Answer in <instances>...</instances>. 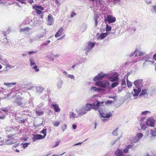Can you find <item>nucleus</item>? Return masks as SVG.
I'll return each instance as SVG.
<instances>
[{
    "instance_id": "nucleus-45",
    "label": "nucleus",
    "mask_w": 156,
    "mask_h": 156,
    "mask_svg": "<svg viewBox=\"0 0 156 156\" xmlns=\"http://www.w3.org/2000/svg\"><path fill=\"white\" fill-rule=\"evenodd\" d=\"M112 2L114 4H116L117 2H120V0H112Z\"/></svg>"
},
{
    "instance_id": "nucleus-24",
    "label": "nucleus",
    "mask_w": 156,
    "mask_h": 156,
    "mask_svg": "<svg viewBox=\"0 0 156 156\" xmlns=\"http://www.w3.org/2000/svg\"><path fill=\"white\" fill-rule=\"evenodd\" d=\"M17 83L15 82H14L13 83H4V85L5 86H9L10 87V85L12 84L13 85H16Z\"/></svg>"
},
{
    "instance_id": "nucleus-40",
    "label": "nucleus",
    "mask_w": 156,
    "mask_h": 156,
    "mask_svg": "<svg viewBox=\"0 0 156 156\" xmlns=\"http://www.w3.org/2000/svg\"><path fill=\"white\" fill-rule=\"evenodd\" d=\"M33 69H34L36 72H38L39 70L37 68V66L35 65L33 67Z\"/></svg>"
},
{
    "instance_id": "nucleus-63",
    "label": "nucleus",
    "mask_w": 156,
    "mask_h": 156,
    "mask_svg": "<svg viewBox=\"0 0 156 156\" xmlns=\"http://www.w3.org/2000/svg\"><path fill=\"white\" fill-rule=\"evenodd\" d=\"M112 101H108L106 103H105V104H107V103H109V104H111L112 103Z\"/></svg>"
},
{
    "instance_id": "nucleus-22",
    "label": "nucleus",
    "mask_w": 156,
    "mask_h": 156,
    "mask_svg": "<svg viewBox=\"0 0 156 156\" xmlns=\"http://www.w3.org/2000/svg\"><path fill=\"white\" fill-rule=\"evenodd\" d=\"M46 130H47L46 129H44L40 132V133H43L44 134V136H43V137L44 138L45 137V136L46 135V133H47Z\"/></svg>"
},
{
    "instance_id": "nucleus-20",
    "label": "nucleus",
    "mask_w": 156,
    "mask_h": 156,
    "mask_svg": "<svg viewBox=\"0 0 156 156\" xmlns=\"http://www.w3.org/2000/svg\"><path fill=\"white\" fill-rule=\"evenodd\" d=\"M37 92L38 93H41L44 90V88L42 87H39L36 88Z\"/></svg>"
},
{
    "instance_id": "nucleus-62",
    "label": "nucleus",
    "mask_w": 156,
    "mask_h": 156,
    "mask_svg": "<svg viewBox=\"0 0 156 156\" xmlns=\"http://www.w3.org/2000/svg\"><path fill=\"white\" fill-rule=\"evenodd\" d=\"M65 37V36L64 35V36H62V37H60L59 38H58V40H62V39L64 37Z\"/></svg>"
},
{
    "instance_id": "nucleus-16",
    "label": "nucleus",
    "mask_w": 156,
    "mask_h": 156,
    "mask_svg": "<svg viewBox=\"0 0 156 156\" xmlns=\"http://www.w3.org/2000/svg\"><path fill=\"white\" fill-rule=\"evenodd\" d=\"M108 35V33H105L101 34L99 35V37L102 40L105 38Z\"/></svg>"
},
{
    "instance_id": "nucleus-17",
    "label": "nucleus",
    "mask_w": 156,
    "mask_h": 156,
    "mask_svg": "<svg viewBox=\"0 0 156 156\" xmlns=\"http://www.w3.org/2000/svg\"><path fill=\"white\" fill-rule=\"evenodd\" d=\"M119 83L117 82H116L113 83H112V84L111 86H110V89L113 88L119 85Z\"/></svg>"
},
{
    "instance_id": "nucleus-59",
    "label": "nucleus",
    "mask_w": 156,
    "mask_h": 156,
    "mask_svg": "<svg viewBox=\"0 0 156 156\" xmlns=\"http://www.w3.org/2000/svg\"><path fill=\"white\" fill-rule=\"evenodd\" d=\"M75 114H73V113H72V115H70V118H71L72 117L74 118V115H75Z\"/></svg>"
},
{
    "instance_id": "nucleus-18",
    "label": "nucleus",
    "mask_w": 156,
    "mask_h": 156,
    "mask_svg": "<svg viewBox=\"0 0 156 156\" xmlns=\"http://www.w3.org/2000/svg\"><path fill=\"white\" fill-rule=\"evenodd\" d=\"M30 29V28L29 27H26L23 28H21L20 30V32H24L25 31H28Z\"/></svg>"
},
{
    "instance_id": "nucleus-13",
    "label": "nucleus",
    "mask_w": 156,
    "mask_h": 156,
    "mask_svg": "<svg viewBox=\"0 0 156 156\" xmlns=\"http://www.w3.org/2000/svg\"><path fill=\"white\" fill-rule=\"evenodd\" d=\"M137 137L136 136L131 138L130 140V142L131 143H133L136 142H140V140H139Z\"/></svg>"
},
{
    "instance_id": "nucleus-54",
    "label": "nucleus",
    "mask_w": 156,
    "mask_h": 156,
    "mask_svg": "<svg viewBox=\"0 0 156 156\" xmlns=\"http://www.w3.org/2000/svg\"><path fill=\"white\" fill-rule=\"evenodd\" d=\"M145 53L144 52H140L139 53V55L140 56H142L144 55Z\"/></svg>"
},
{
    "instance_id": "nucleus-9",
    "label": "nucleus",
    "mask_w": 156,
    "mask_h": 156,
    "mask_svg": "<svg viewBox=\"0 0 156 156\" xmlns=\"http://www.w3.org/2000/svg\"><path fill=\"white\" fill-rule=\"evenodd\" d=\"M44 139L43 136L40 134H35L34 135L32 138L33 141H35L37 140H41Z\"/></svg>"
},
{
    "instance_id": "nucleus-49",
    "label": "nucleus",
    "mask_w": 156,
    "mask_h": 156,
    "mask_svg": "<svg viewBox=\"0 0 156 156\" xmlns=\"http://www.w3.org/2000/svg\"><path fill=\"white\" fill-rule=\"evenodd\" d=\"M115 30H116V29H113L112 30V31L111 32H110V33L112 35L114 34L115 33Z\"/></svg>"
},
{
    "instance_id": "nucleus-4",
    "label": "nucleus",
    "mask_w": 156,
    "mask_h": 156,
    "mask_svg": "<svg viewBox=\"0 0 156 156\" xmlns=\"http://www.w3.org/2000/svg\"><path fill=\"white\" fill-rule=\"evenodd\" d=\"M110 83L106 80H98V87L102 88H110Z\"/></svg>"
},
{
    "instance_id": "nucleus-30",
    "label": "nucleus",
    "mask_w": 156,
    "mask_h": 156,
    "mask_svg": "<svg viewBox=\"0 0 156 156\" xmlns=\"http://www.w3.org/2000/svg\"><path fill=\"white\" fill-rule=\"evenodd\" d=\"M151 113V112L148 111H146L144 112H142L141 114L142 115H146L147 114H150Z\"/></svg>"
},
{
    "instance_id": "nucleus-34",
    "label": "nucleus",
    "mask_w": 156,
    "mask_h": 156,
    "mask_svg": "<svg viewBox=\"0 0 156 156\" xmlns=\"http://www.w3.org/2000/svg\"><path fill=\"white\" fill-rule=\"evenodd\" d=\"M30 65L31 66H32L33 65H34L35 64V63L34 61V60L32 59H30Z\"/></svg>"
},
{
    "instance_id": "nucleus-25",
    "label": "nucleus",
    "mask_w": 156,
    "mask_h": 156,
    "mask_svg": "<svg viewBox=\"0 0 156 156\" xmlns=\"http://www.w3.org/2000/svg\"><path fill=\"white\" fill-rule=\"evenodd\" d=\"M34 9H39L41 10H43L44 9V8L41 6H38V5H35L34 6Z\"/></svg>"
},
{
    "instance_id": "nucleus-51",
    "label": "nucleus",
    "mask_w": 156,
    "mask_h": 156,
    "mask_svg": "<svg viewBox=\"0 0 156 156\" xmlns=\"http://www.w3.org/2000/svg\"><path fill=\"white\" fill-rule=\"evenodd\" d=\"M93 81H96L98 80V76H96L93 80Z\"/></svg>"
},
{
    "instance_id": "nucleus-50",
    "label": "nucleus",
    "mask_w": 156,
    "mask_h": 156,
    "mask_svg": "<svg viewBox=\"0 0 156 156\" xmlns=\"http://www.w3.org/2000/svg\"><path fill=\"white\" fill-rule=\"evenodd\" d=\"M129 149L126 147L123 150V151L125 153H127L128 152Z\"/></svg>"
},
{
    "instance_id": "nucleus-12",
    "label": "nucleus",
    "mask_w": 156,
    "mask_h": 156,
    "mask_svg": "<svg viewBox=\"0 0 156 156\" xmlns=\"http://www.w3.org/2000/svg\"><path fill=\"white\" fill-rule=\"evenodd\" d=\"M51 105L53 107L55 112H59L60 111V109L58 104H52Z\"/></svg>"
},
{
    "instance_id": "nucleus-58",
    "label": "nucleus",
    "mask_w": 156,
    "mask_h": 156,
    "mask_svg": "<svg viewBox=\"0 0 156 156\" xmlns=\"http://www.w3.org/2000/svg\"><path fill=\"white\" fill-rule=\"evenodd\" d=\"M153 59L156 61V53L153 56Z\"/></svg>"
},
{
    "instance_id": "nucleus-55",
    "label": "nucleus",
    "mask_w": 156,
    "mask_h": 156,
    "mask_svg": "<svg viewBox=\"0 0 156 156\" xmlns=\"http://www.w3.org/2000/svg\"><path fill=\"white\" fill-rule=\"evenodd\" d=\"M94 19H95V26H96L98 23V21L97 20V18L96 16V17Z\"/></svg>"
},
{
    "instance_id": "nucleus-42",
    "label": "nucleus",
    "mask_w": 156,
    "mask_h": 156,
    "mask_svg": "<svg viewBox=\"0 0 156 156\" xmlns=\"http://www.w3.org/2000/svg\"><path fill=\"white\" fill-rule=\"evenodd\" d=\"M151 55H149V54L147 55H146L144 57V59H146V58L149 59L151 58Z\"/></svg>"
},
{
    "instance_id": "nucleus-14",
    "label": "nucleus",
    "mask_w": 156,
    "mask_h": 156,
    "mask_svg": "<svg viewBox=\"0 0 156 156\" xmlns=\"http://www.w3.org/2000/svg\"><path fill=\"white\" fill-rule=\"evenodd\" d=\"M149 134L151 135V136L154 137L156 136V128L153 129H151L150 130Z\"/></svg>"
},
{
    "instance_id": "nucleus-60",
    "label": "nucleus",
    "mask_w": 156,
    "mask_h": 156,
    "mask_svg": "<svg viewBox=\"0 0 156 156\" xmlns=\"http://www.w3.org/2000/svg\"><path fill=\"white\" fill-rule=\"evenodd\" d=\"M72 127L73 129H75L76 128V125L73 124V125Z\"/></svg>"
},
{
    "instance_id": "nucleus-2",
    "label": "nucleus",
    "mask_w": 156,
    "mask_h": 156,
    "mask_svg": "<svg viewBox=\"0 0 156 156\" xmlns=\"http://www.w3.org/2000/svg\"><path fill=\"white\" fill-rule=\"evenodd\" d=\"M143 80L142 79H138L135 80L133 84L136 86L137 89H133L134 93H132L133 96H137L141 90V88L143 86Z\"/></svg>"
},
{
    "instance_id": "nucleus-33",
    "label": "nucleus",
    "mask_w": 156,
    "mask_h": 156,
    "mask_svg": "<svg viewBox=\"0 0 156 156\" xmlns=\"http://www.w3.org/2000/svg\"><path fill=\"white\" fill-rule=\"evenodd\" d=\"M95 45V43L93 42L91 43V42H89L88 44V46H89L91 48L94 47Z\"/></svg>"
},
{
    "instance_id": "nucleus-5",
    "label": "nucleus",
    "mask_w": 156,
    "mask_h": 156,
    "mask_svg": "<svg viewBox=\"0 0 156 156\" xmlns=\"http://www.w3.org/2000/svg\"><path fill=\"white\" fill-rule=\"evenodd\" d=\"M93 108L95 110H97L98 109V101H96L93 104H87L86 105V107L85 108L86 111H89L91 109Z\"/></svg>"
},
{
    "instance_id": "nucleus-52",
    "label": "nucleus",
    "mask_w": 156,
    "mask_h": 156,
    "mask_svg": "<svg viewBox=\"0 0 156 156\" xmlns=\"http://www.w3.org/2000/svg\"><path fill=\"white\" fill-rule=\"evenodd\" d=\"M5 115H3L2 116H0V119H4L5 118Z\"/></svg>"
},
{
    "instance_id": "nucleus-53",
    "label": "nucleus",
    "mask_w": 156,
    "mask_h": 156,
    "mask_svg": "<svg viewBox=\"0 0 156 156\" xmlns=\"http://www.w3.org/2000/svg\"><path fill=\"white\" fill-rule=\"evenodd\" d=\"M60 142V141H58L56 142H55V144L54 147H55L58 146V144H59Z\"/></svg>"
},
{
    "instance_id": "nucleus-57",
    "label": "nucleus",
    "mask_w": 156,
    "mask_h": 156,
    "mask_svg": "<svg viewBox=\"0 0 156 156\" xmlns=\"http://www.w3.org/2000/svg\"><path fill=\"white\" fill-rule=\"evenodd\" d=\"M132 147H133V145H128V146H127V147L126 148L129 149L131 148H132Z\"/></svg>"
},
{
    "instance_id": "nucleus-35",
    "label": "nucleus",
    "mask_w": 156,
    "mask_h": 156,
    "mask_svg": "<svg viewBox=\"0 0 156 156\" xmlns=\"http://www.w3.org/2000/svg\"><path fill=\"white\" fill-rule=\"evenodd\" d=\"M34 9L36 11V12L38 14L40 15L42 13V11L40 10L37 9Z\"/></svg>"
},
{
    "instance_id": "nucleus-31",
    "label": "nucleus",
    "mask_w": 156,
    "mask_h": 156,
    "mask_svg": "<svg viewBox=\"0 0 156 156\" xmlns=\"http://www.w3.org/2000/svg\"><path fill=\"white\" fill-rule=\"evenodd\" d=\"M67 125L65 124H64L61 126V128L63 131H64L67 128Z\"/></svg>"
},
{
    "instance_id": "nucleus-44",
    "label": "nucleus",
    "mask_w": 156,
    "mask_h": 156,
    "mask_svg": "<svg viewBox=\"0 0 156 156\" xmlns=\"http://www.w3.org/2000/svg\"><path fill=\"white\" fill-rule=\"evenodd\" d=\"M37 113L39 115H41L44 114V112H41V111H37Z\"/></svg>"
},
{
    "instance_id": "nucleus-32",
    "label": "nucleus",
    "mask_w": 156,
    "mask_h": 156,
    "mask_svg": "<svg viewBox=\"0 0 156 156\" xmlns=\"http://www.w3.org/2000/svg\"><path fill=\"white\" fill-rule=\"evenodd\" d=\"M127 87H131L132 85V83L131 82L129 81L128 79L127 80Z\"/></svg>"
},
{
    "instance_id": "nucleus-47",
    "label": "nucleus",
    "mask_w": 156,
    "mask_h": 156,
    "mask_svg": "<svg viewBox=\"0 0 156 156\" xmlns=\"http://www.w3.org/2000/svg\"><path fill=\"white\" fill-rule=\"evenodd\" d=\"M137 49H136L135 50V51H134V52H133V53H132L130 55V57H132V56H133V55H134V54L136 53V52H137Z\"/></svg>"
},
{
    "instance_id": "nucleus-41",
    "label": "nucleus",
    "mask_w": 156,
    "mask_h": 156,
    "mask_svg": "<svg viewBox=\"0 0 156 156\" xmlns=\"http://www.w3.org/2000/svg\"><path fill=\"white\" fill-rule=\"evenodd\" d=\"M91 90H93V91H98V88L95 87H92L91 89Z\"/></svg>"
},
{
    "instance_id": "nucleus-39",
    "label": "nucleus",
    "mask_w": 156,
    "mask_h": 156,
    "mask_svg": "<svg viewBox=\"0 0 156 156\" xmlns=\"http://www.w3.org/2000/svg\"><path fill=\"white\" fill-rule=\"evenodd\" d=\"M121 85L122 86H126V81L124 79H122V82H121Z\"/></svg>"
},
{
    "instance_id": "nucleus-37",
    "label": "nucleus",
    "mask_w": 156,
    "mask_h": 156,
    "mask_svg": "<svg viewBox=\"0 0 156 156\" xmlns=\"http://www.w3.org/2000/svg\"><path fill=\"white\" fill-rule=\"evenodd\" d=\"M60 124V123L56 121L53 122V125L55 126H58Z\"/></svg>"
},
{
    "instance_id": "nucleus-36",
    "label": "nucleus",
    "mask_w": 156,
    "mask_h": 156,
    "mask_svg": "<svg viewBox=\"0 0 156 156\" xmlns=\"http://www.w3.org/2000/svg\"><path fill=\"white\" fill-rule=\"evenodd\" d=\"M15 103H17L18 105H21L22 104V102L20 100H18L16 101Z\"/></svg>"
},
{
    "instance_id": "nucleus-28",
    "label": "nucleus",
    "mask_w": 156,
    "mask_h": 156,
    "mask_svg": "<svg viewBox=\"0 0 156 156\" xmlns=\"http://www.w3.org/2000/svg\"><path fill=\"white\" fill-rule=\"evenodd\" d=\"M24 3H23L26 4L27 2H29L31 4L34 2L33 0H23Z\"/></svg>"
},
{
    "instance_id": "nucleus-64",
    "label": "nucleus",
    "mask_w": 156,
    "mask_h": 156,
    "mask_svg": "<svg viewBox=\"0 0 156 156\" xmlns=\"http://www.w3.org/2000/svg\"><path fill=\"white\" fill-rule=\"evenodd\" d=\"M44 36V35H40L39 36V38H42V37L43 36Z\"/></svg>"
},
{
    "instance_id": "nucleus-10",
    "label": "nucleus",
    "mask_w": 156,
    "mask_h": 156,
    "mask_svg": "<svg viewBox=\"0 0 156 156\" xmlns=\"http://www.w3.org/2000/svg\"><path fill=\"white\" fill-rule=\"evenodd\" d=\"M64 30V29L63 27H60V28L55 34V37L56 38H57L59 37V36H61Z\"/></svg>"
},
{
    "instance_id": "nucleus-56",
    "label": "nucleus",
    "mask_w": 156,
    "mask_h": 156,
    "mask_svg": "<svg viewBox=\"0 0 156 156\" xmlns=\"http://www.w3.org/2000/svg\"><path fill=\"white\" fill-rule=\"evenodd\" d=\"M28 144L25 143L23 144V146L24 148H26L28 146Z\"/></svg>"
},
{
    "instance_id": "nucleus-46",
    "label": "nucleus",
    "mask_w": 156,
    "mask_h": 156,
    "mask_svg": "<svg viewBox=\"0 0 156 156\" xmlns=\"http://www.w3.org/2000/svg\"><path fill=\"white\" fill-rule=\"evenodd\" d=\"M36 51H29L28 52V54L29 55H30L32 54H34V53H36Z\"/></svg>"
},
{
    "instance_id": "nucleus-48",
    "label": "nucleus",
    "mask_w": 156,
    "mask_h": 156,
    "mask_svg": "<svg viewBox=\"0 0 156 156\" xmlns=\"http://www.w3.org/2000/svg\"><path fill=\"white\" fill-rule=\"evenodd\" d=\"M76 15V13L74 12H72L71 13V14L70 15V17H73L75 16Z\"/></svg>"
},
{
    "instance_id": "nucleus-1",
    "label": "nucleus",
    "mask_w": 156,
    "mask_h": 156,
    "mask_svg": "<svg viewBox=\"0 0 156 156\" xmlns=\"http://www.w3.org/2000/svg\"><path fill=\"white\" fill-rule=\"evenodd\" d=\"M105 78H107L111 82L118 81L119 79L118 75L116 73H105L103 72H101L98 74V80Z\"/></svg>"
},
{
    "instance_id": "nucleus-11",
    "label": "nucleus",
    "mask_w": 156,
    "mask_h": 156,
    "mask_svg": "<svg viewBox=\"0 0 156 156\" xmlns=\"http://www.w3.org/2000/svg\"><path fill=\"white\" fill-rule=\"evenodd\" d=\"M115 156H124L122 151V150L118 149L116 150L115 153Z\"/></svg>"
},
{
    "instance_id": "nucleus-38",
    "label": "nucleus",
    "mask_w": 156,
    "mask_h": 156,
    "mask_svg": "<svg viewBox=\"0 0 156 156\" xmlns=\"http://www.w3.org/2000/svg\"><path fill=\"white\" fill-rule=\"evenodd\" d=\"M105 103L103 101L100 102L98 101V108L99 106H103L104 105Z\"/></svg>"
},
{
    "instance_id": "nucleus-26",
    "label": "nucleus",
    "mask_w": 156,
    "mask_h": 156,
    "mask_svg": "<svg viewBox=\"0 0 156 156\" xmlns=\"http://www.w3.org/2000/svg\"><path fill=\"white\" fill-rule=\"evenodd\" d=\"M118 128H117L112 132V134L114 136H117L118 135Z\"/></svg>"
},
{
    "instance_id": "nucleus-27",
    "label": "nucleus",
    "mask_w": 156,
    "mask_h": 156,
    "mask_svg": "<svg viewBox=\"0 0 156 156\" xmlns=\"http://www.w3.org/2000/svg\"><path fill=\"white\" fill-rule=\"evenodd\" d=\"M147 91L146 89H143L142 90L141 93L140 94V95H144L147 94Z\"/></svg>"
},
{
    "instance_id": "nucleus-8",
    "label": "nucleus",
    "mask_w": 156,
    "mask_h": 156,
    "mask_svg": "<svg viewBox=\"0 0 156 156\" xmlns=\"http://www.w3.org/2000/svg\"><path fill=\"white\" fill-rule=\"evenodd\" d=\"M54 23V18L51 14H49L48 16V25H52Z\"/></svg>"
},
{
    "instance_id": "nucleus-29",
    "label": "nucleus",
    "mask_w": 156,
    "mask_h": 156,
    "mask_svg": "<svg viewBox=\"0 0 156 156\" xmlns=\"http://www.w3.org/2000/svg\"><path fill=\"white\" fill-rule=\"evenodd\" d=\"M1 109L3 112L6 113H7L9 111V109L7 107L2 108Z\"/></svg>"
},
{
    "instance_id": "nucleus-23",
    "label": "nucleus",
    "mask_w": 156,
    "mask_h": 156,
    "mask_svg": "<svg viewBox=\"0 0 156 156\" xmlns=\"http://www.w3.org/2000/svg\"><path fill=\"white\" fill-rule=\"evenodd\" d=\"M140 126L141 127V129L143 130H145L147 128V125L145 123H141Z\"/></svg>"
},
{
    "instance_id": "nucleus-43",
    "label": "nucleus",
    "mask_w": 156,
    "mask_h": 156,
    "mask_svg": "<svg viewBox=\"0 0 156 156\" xmlns=\"http://www.w3.org/2000/svg\"><path fill=\"white\" fill-rule=\"evenodd\" d=\"M26 120V119H23L20 120L19 121L20 123H23L25 122Z\"/></svg>"
},
{
    "instance_id": "nucleus-21",
    "label": "nucleus",
    "mask_w": 156,
    "mask_h": 156,
    "mask_svg": "<svg viewBox=\"0 0 156 156\" xmlns=\"http://www.w3.org/2000/svg\"><path fill=\"white\" fill-rule=\"evenodd\" d=\"M136 136L137 137V138L138 140H140V139L143 136V134L141 133H138L136 134Z\"/></svg>"
},
{
    "instance_id": "nucleus-19",
    "label": "nucleus",
    "mask_w": 156,
    "mask_h": 156,
    "mask_svg": "<svg viewBox=\"0 0 156 156\" xmlns=\"http://www.w3.org/2000/svg\"><path fill=\"white\" fill-rule=\"evenodd\" d=\"M151 11L152 13L156 14V5H154L152 6Z\"/></svg>"
},
{
    "instance_id": "nucleus-15",
    "label": "nucleus",
    "mask_w": 156,
    "mask_h": 156,
    "mask_svg": "<svg viewBox=\"0 0 156 156\" xmlns=\"http://www.w3.org/2000/svg\"><path fill=\"white\" fill-rule=\"evenodd\" d=\"M106 33H108V34L110 33V32L112 30V27L109 25L108 24H107L106 25Z\"/></svg>"
},
{
    "instance_id": "nucleus-7",
    "label": "nucleus",
    "mask_w": 156,
    "mask_h": 156,
    "mask_svg": "<svg viewBox=\"0 0 156 156\" xmlns=\"http://www.w3.org/2000/svg\"><path fill=\"white\" fill-rule=\"evenodd\" d=\"M115 20V18L111 15H109L107 17V21L108 23L114 22Z\"/></svg>"
},
{
    "instance_id": "nucleus-6",
    "label": "nucleus",
    "mask_w": 156,
    "mask_h": 156,
    "mask_svg": "<svg viewBox=\"0 0 156 156\" xmlns=\"http://www.w3.org/2000/svg\"><path fill=\"white\" fill-rule=\"evenodd\" d=\"M146 123L147 125L148 126L154 127L155 120L152 117H149L147 120Z\"/></svg>"
},
{
    "instance_id": "nucleus-61",
    "label": "nucleus",
    "mask_w": 156,
    "mask_h": 156,
    "mask_svg": "<svg viewBox=\"0 0 156 156\" xmlns=\"http://www.w3.org/2000/svg\"><path fill=\"white\" fill-rule=\"evenodd\" d=\"M69 76L70 78L72 79H73L74 77L73 75H69Z\"/></svg>"
},
{
    "instance_id": "nucleus-3",
    "label": "nucleus",
    "mask_w": 156,
    "mask_h": 156,
    "mask_svg": "<svg viewBox=\"0 0 156 156\" xmlns=\"http://www.w3.org/2000/svg\"><path fill=\"white\" fill-rule=\"evenodd\" d=\"M98 111L100 113V117L101 118L103 122H105L108 120V119L112 117V114L111 113H108L105 109L98 108Z\"/></svg>"
}]
</instances>
